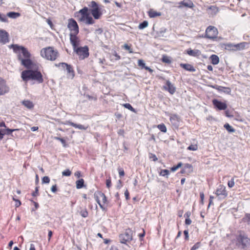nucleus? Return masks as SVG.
Wrapping results in <instances>:
<instances>
[{"label": "nucleus", "instance_id": "obj_1", "mask_svg": "<svg viewBox=\"0 0 250 250\" xmlns=\"http://www.w3.org/2000/svg\"><path fill=\"white\" fill-rule=\"evenodd\" d=\"M9 48H12L14 53L18 54V58L21 61V65L28 69L34 67V63L30 59L31 54L26 48L16 44L10 45Z\"/></svg>", "mask_w": 250, "mask_h": 250}, {"label": "nucleus", "instance_id": "obj_2", "mask_svg": "<svg viewBox=\"0 0 250 250\" xmlns=\"http://www.w3.org/2000/svg\"><path fill=\"white\" fill-rule=\"evenodd\" d=\"M21 77L23 81L28 82L32 80L36 81L39 83L43 82V76L38 69H28L21 72Z\"/></svg>", "mask_w": 250, "mask_h": 250}, {"label": "nucleus", "instance_id": "obj_3", "mask_svg": "<svg viewBox=\"0 0 250 250\" xmlns=\"http://www.w3.org/2000/svg\"><path fill=\"white\" fill-rule=\"evenodd\" d=\"M41 55L48 60L54 61L58 57V52L57 50H54L53 47H48L41 50Z\"/></svg>", "mask_w": 250, "mask_h": 250}, {"label": "nucleus", "instance_id": "obj_4", "mask_svg": "<svg viewBox=\"0 0 250 250\" xmlns=\"http://www.w3.org/2000/svg\"><path fill=\"white\" fill-rule=\"evenodd\" d=\"M236 244L245 248L250 245V239L243 231H239L236 236Z\"/></svg>", "mask_w": 250, "mask_h": 250}, {"label": "nucleus", "instance_id": "obj_5", "mask_svg": "<svg viewBox=\"0 0 250 250\" xmlns=\"http://www.w3.org/2000/svg\"><path fill=\"white\" fill-rule=\"evenodd\" d=\"M88 6L91 7L90 11L94 18L96 20L100 19L103 13L102 8L95 1H92Z\"/></svg>", "mask_w": 250, "mask_h": 250}, {"label": "nucleus", "instance_id": "obj_6", "mask_svg": "<svg viewBox=\"0 0 250 250\" xmlns=\"http://www.w3.org/2000/svg\"><path fill=\"white\" fill-rule=\"evenodd\" d=\"M218 35L217 28L214 26L210 25L206 29L204 38L212 41H215L217 38Z\"/></svg>", "mask_w": 250, "mask_h": 250}, {"label": "nucleus", "instance_id": "obj_7", "mask_svg": "<svg viewBox=\"0 0 250 250\" xmlns=\"http://www.w3.org/2000/svg\"><path fill=\"white\" fill-rule=\"evenodd\" d=\"M133 231L127 229L125 231L119 235V240L120 243L126 244L127 242H129L132 240Z\"/></svg>", "mask_w": 250, "mask_h": 250}, {"label": "nucleus", "instance_id": "obj_8", "mask_svg": "<svg viewBox=\"0 0 250 250\" xmlns=\"http://www.w3.org/2000/svg\"><path fill=\"white\" fill-rule=\"evenodd\" d=\"M74 51L79 56L80 60H84L88 57L89 55V48L86 45L83 47H77L73 49Z\"/></svg>", "mask_w": 250, "mask_h": 250}, {"label": "nucleus", "instance_id": "obj_9", "mask_svg": "<svg viewBox=\"0 0 250 250\" xmlns=\"http://www.w3.org/2000/svg\"><path fill=\"white\" fill-rule=\"evenodd\" d=\"M214 194L219 200L225 199L228 195L226 188L223 185H220L214 192Z\"/></svg>", "mask_w": 250, "mask_h": 250}, {"label": "nucleus", "instance_id": "obj_10", "mask_svg": "<svg viewBox=\"0 0 250 250\" xmlns=\"http://www.w3.org/2000/svg\"><path fill=\"white\" fill-rule=\"evenodd\" d=\"M67 28L70 31V34H78L79 27L77 21L73 18L68 20Z\"/></svg>", "mask_w": 250, "mask_h": 250}, {"label": "nucleus", "instance_id": "obj_11", "mask_svg": "<svg viewBox=\"0 0 250 250\" xmlns=\"http://www.w3.org/2000/svg\"><path fill=\"white\" fill-rule=\"evenodd\" d=\"M246 42H243L237 44H233L230 43L225 44V48L230 51H237L240 49H243L245 47Z\"/></svg>", "mask_w": 250, "mask_h": 250}, {"label": "nucleus", "instance_id": "obj_12", "mask_svg": "<svg viewBox=\"0 0 250 250\" xmlns=\"http://www.w3.org/2000/svg\"><path fill=\"white\" fill-rule=\"evenodd\" d=\"M9 87L7 85L6 81L0 77V95H3L9 92Z\"/></svg>", "mask_w": 250, "mask_h": 250}, {"label": "nucleus", "instance_id": "obj_13", "mask_svg": "<svg viewBox=\"0 0 250 250\" xmlns=\"http://www.w3.org/2000/svg\"><path fill=\"white\" fill-rule=\"evenodd\" d=\"M78 34H70V42L72 44L73 49L78 47L80 42V40L77 37Z\"/></svg>", "mask_w": 250, "mask_h": 250}, {"label": "nucleus", "instance_id": "obj_14", "mask_svg": "<svg viewBox=\"0 0 250 250\" xmlns=\"http://www.w3.org/2000/svg\"><path fill=\"white\" fill-rule=\"evenodd\" d=\"M212 102L214 107L219 110H225L227 108V105L225 103L219 101L217 99H213Z\"/></svg>", "mask_w": 250, "mask_h": 250}, {"label": "nucleus", "instance_id": "obj_15", "mask_svg": "<svg viewBox=\"0 0 250 250\" xmlns=\"http://www.w3.org/2000/svg\"><path fill=\"white\" fill-rule=\"evenodd\" d=\"M8 33L4 30H0V42L5 44L9 42Z\"/></svg>", "mask_w": 250, "mask_h": 250}, {"label": "nucleus", "instance_id": "obj_16", "mask_svg": "<svg viewBox=\"0 0 250 250\" xmlns=\"http://www.w3.org/2000/svg\"><path fill=\"white\" fill-rule=\"evenodd\" d=\"M79 13L81 14V17L79 19L80 21H84L85 19L90 15L88 13V8L87 7H84L81 9Z\"/></svg>", "mask_w": 250, "mask_h": 250}, {"label": "nucleus", "instance_id": "obj_17", "mask_svg": "<svg viewBox=\"0 0 250 250\" xmlns=\"http://www.w3.org/2000/svg\"><path fill=\"white\" fill-rule=\"evenodd\" d=\"M179 5L178 7L181 8L183 7L188 8H193L194 7V4L191 0H183L178 3Z\"/></svg>", "mask_w": 250, "mask_h": 250}, {"label": "nucleus", "instance_id": "obj_18", "mask_svg": "<svg viewBox=\"0 0 250 250\" xmlns=\"http://www.w3.org/2000/svg\"><path fill=\"white\" fill-rule=\"evenodd\" d=\"M164 89L168 91L171 94H173L176 91L175 87L169 81H166V84L164 86Z\"/></svg>", "mask_w": 250, "mask_h": 250}, {"label": "nucleus", "instance_id": "obj_19", "mask_svg": "<svg viewBox=\"0 0 250 250\" xmlns=\"http://www.w3.org/2000/svg\"><path fill=\"white\" fill-rule=\"evenodd\" d=\"M186 53L190 56L198 57L201 54V52L199 50L194 49L192 50L191 48H189L186 50Z\"/></svg>", "mask_w": 250, "mask_h": 250}, {"label": "nucleus", "instance_id": "obj_20", "mask_svg": "<svg viewBox=\"0 0 250 250\" xmlns=\"http://www.w3.org/2000/svg\"><path fill=\"white\" fill-rule=\"evenodd\" d=\"M94 197H95V199L96 201H97V198L98 199H99L100 200V199H101L103 204H104L107 202V199H106V196L105 195V194L104 193H103L102 192H98V193H94Z\"/></svg>", "mask_w": 250, "mask_h": 250}, {"label": "nucleus", "instance_id": "obj_21", "mask_svg": "<svg viewBox=\"0 0 250 250\" xmlns=\"http://www.w3.org/2000/svg\"><path fill=\"white\" fill-rule=\"evenodd\" d=\"M62 65L66 66V70H67V74L73 79L75 76V73L71 65L67 63H62Z\"/></svg>", "mask_w": 250, "mask_h": 250}, {"label": "nucleus", "instance_id": "obj_22", "mask_svg": "<svg viewBox=\"0 0 250 250\" xmlns=\"http://www.w3.org/2000/svg\"><path fill=\"white\" fill-rule=\"evenodd\" d=\"M180 66L184 68V69L190 72L195 71V69L194 68L193 66L188 63H181Z\"/></svg>", "mask_w": 250, "mask_h": 250}, {"label": "nucleus", "instance_id": "obj_23", "mask_svg": "<svg viewBox=\"0 0 250 250\" xmlns=\"http://www.w3.org/2000/svg\"><path fill=\"white\" fill-rule=\"evenodd\" d=\"M209 58L211 63L214 65L217 64L219 62V58L216 55H212Z\"/></svg>", "mask_w": 250, "mask_h": 250}, {"label": "nucleus", "instance_id": "obj_24", "mask_svg": "<svg viewBox=\"0 0 250 250\" xmlns=\"http://www.w3.org/2000/svg\"><path fill=\"white\" fill-rule=\"evenodd\" d=\"M21 103L23 105L30 109L33 108L34 107L33 103L29 100H24Z\"/></svg>", "mask_w": 250, "mask_h": 250}, {"label": "nucleus", "instance_id": "obj_25", "mask_svg": "<svg viewBox=\"0 0 250 250\" xmlns=\"http://www.w3.org/2000/svg\"><path fill=\"white\" fill-rule=\"evenodd\" d=\"M188 169L189 170L188 172H190L192 171V167L191 165L189 164H186L184 166V168L181 170V173H185L186 172V169Z\"/></svg>", "mask_w": 250, "mask_h": 250}, {"label": "nucleus", "instance_id": "obj_26", "mask_svg": "<svg viewBox=\"0 0 250 250\" xmlns=\"http://www.w3.org/2000/svg\"><path fill=\"white\" fill-rule=\"evenodd\" d=\"M76 188L77 189H80L83 188L84 186V181L83 179H80L77 181L76 182Z\"/></svg>", "mask_w": 250, "mask_h": 250}, {"label": "nucleus", "instance_id": "obj_27", "mask_svg": "<svg viewBox=\"0 0 250 250\" xmlns=\"http://www.w3.org/2000/svg\"><path fill=\"white\" fill-rule=\"evenodd\" d=\"M7 16L10 18L16 19L20 16V14L15 12H10L7 13Z\"/></svg>", "mask_w": 250, "mask_h": 250}, {"label": "nucleus", "instance_id": "obj_28", "mask_svg": "<svg viewBox=\"0 0 250 250\" xmlns=\"http://www.w3.org/2000/svg\"><path fill=\"white\" fill-rule=\"evenodd\" d=\"M72 126H73L75 128H78L79 129H81V130H86L88 128V126H85L83 125H80V124H77L75 123H72Z\"/></svg>", "mask_w": 250, "mask_h": 250}, {"label": "nucleus", "instance_id": "obj_29", "mask_svg": "<svg viewBox=\"0 0 250 250\" xmlns=\"http://www.w3.org/2000/svg\"><path fill=\"white\" fill-rule=\"evenodd\" d=\"M242 221L244 223H246L247 224H250V213H246L244 217L242 219Z\"/></svg>", "mask_w": 250, "mask_h": 250}, {"label": "nucleus", "instance_id": "obj_30", "mask_svg": "<svg viewBox=\"0 0 250 250\" xmlns=\"http://www.w3.org/2000/svg\"><path fill=\"white\" fill-rule=\"evenodd\" d=\"M3 133L5 134H6L7 135H12V133L13 132L17 130H19L18 129H10V128H6V129H3Z\"/></svg>", "mask_w": 250, "mask_h": 250}, {"label": "nucleus", "instance_id": "obj_31", "mask_svg": "<svg viewBox=\"0 0 250 250\" xmlns=\"http://www.w3.org/2000/svg\"><path fill=\"white\" fill-rule=\"evenodd\" d=\"M86 24H93L94 23L95 21L93 19V18L89 15L85 20V21H84Z\"/></svg>", "mask_w": 250, "mask_h": 250}, {"label": "nucleus", "instance_id": "obj_32", "mask_svg": "<svg viewBox=\"0 0 250 250\" xmlns=\"http://www.w3.org/2000/svg\"><path fill=\"white\" fill-rule=\"evenodd\" d=\"M224 127L229 132H234L235 131V129L230 126L228 123L225 124Z\"/></svg>", "mask_w": 250, "mask_h": 250}, {"label": "nucleus", "instance_id": "obj_33", "mask_svg": "<svg viewBox=\"0 0 250 250\" xmlns=\"http://www.w3.org/2000/svg\"><path fill=\"white\" fill-rule=\"evenodd\" d=\"M148 26V22L146 21H144L143 22H141L138 28L139 29H143L146 28Z\"/></svg>", "mask_w": 250, "mask_h": 250}, {"label": "nucleus", "instance_id": "obj_34", "mask_svg": "<svg viewBox=\"0 0 250 250\" xmlns=\"http://www.w3.org/2000/svg\"><path fill=\"white\" fill-rule=\"evenodd\" d=\"M148 15L150 18L156 17V11L152 9H150L147 12Z\"/></svg>", "mask_w": 250, "mask_h": 250}, {"label": "nucleus", "instance_id": "obj_35", "mask_svg": "<svg viewBox=\"0 0 250 250\" xmlns=\"http://www.w3.org/2000/svg\"><path fill=\"white\" fill-rule=\"evenodd\" d=\"M162 60L163 62L169 64V63H171V62L170 58L166 55H164L163 56Z\"/></svg>", "mask_w": 250, "mask_h": 250}, {"label": "nucleus", "instance_id": "obj_36", "mask_svg": "<svg viewBox=\"0 0 250 250\" xmlns=\"http://www.w3.org/2000/svg\"><path fill=\"white\" fill-rule=\"evenodd\" d=\"M54 139L56 140L60 141L61 142V143L62 144L63 147H66L67 145L66 143V141L64 139H63L62 138L59 137H55Z\"/></svg>", "mask_w": 250, "mask_h": 250}, {"label": "nucleus", "instance_id": "obj_37", "mask_svg": "<svg viewBox=\"0 0 250 250\" xmlns=\"http://www.w3.org/2000/svg\"><path fill=\"white\" fill-rule=\"evenodd\" d=\"M123 105L126 108L129 109L132 112H135V109L129 103H126L123 104Z\"/></svg>", "mask_w": 250, "mask_h": 250}, {"label": "nucleus", "instance_id": "obj_38", "mask_svg": "<svg viewBox=\"0 0 250 250\" xmlns=\"http://www.w3.org/2000/svg\"><path fill=\"white\" fill-rule=\"evenodd\" d=\"M157 128L163 132H166L167 131V127L164 124L158 125Z\"/></svg>", "mask_w": 250, "mask_h": 250}, {"label": "nucleus", "instance_id": "obj_39", "mask_svg": "<svg viewBox=\"0 0 250 250\" xmlns=\"http://www.w3.org/2000/svg\"><path fill=\"white\" fill-rule=\"evenodd\" d=\"M198 145H191L187 149L189 150L196 151L198 149Z\"/></svg>", "mask_w": 250, "mask_h": 250}, {"label": "nucleus", "instance_id": "obj_40", "mask_svg": "<svg viewBox=\"0 0 250 250\" xmlns=\"http://www.w3.org/2000/svg\"><path fill=\"white\" fill-rule=\"evenodd\" d=\"M201 246V243L200 242L196 243L190 249V250H197Z\"/></svg>", "mask_w": 250, "mask_h": 250}, {"label": "nucleus", "instance_id": "obj_41", "mask_svg": "<svg viewBox=\"0 0 250 250\" xmlns=\"http://www.w3.org/2000/svg\"><path fill=\"white\" fill-rule=\"evenodd\" d=\"M80 214L83 217H84V218L87 217L88 215V211L86 210V209L82 210L80 212Z\"/></svg>", "mask_w": 250, "mask_h": 250}, {"label": "nucleus", "instance_id": "obj_42", "mask_svg": "<svg viewBox=\"0 0 250 250\" xmlns=\"http://www.w3.org/2000/svg\"><path fill=\"white\" fill-rule=\"evenodd\" d=\"M182 166V163L181 162H179L176 166H174L171 167L170 170L172 171H175L177 170L179 168L181 167Z\"/></svg>", "mask_w": 250, "mask_h": 250}, {"label": "nucleus", "instance_id": "obj_43", "mask_svg": "<svg viewBox=\"0 0 250 250\" xmlns=\"http://www.w3.org/2000/svg\"><path fill=\"white\" fill-rule=\"evenodd\" d=\"M0 21L4 22H8V19L6 16L0 13Z\"/></svg>", "mask_w": 250, "mask_h": 250}, {"label": "nucleus", "instance_id": "obj_44", "mask_svg": "<svg viewBox=\"0 0 250 250\" xmlns=\"http://www.w3.org/2000/svg\"><path fill=\"white\" fill-rule=\"evenodd\" d=\"M71 174V172L69 169H66L62 172V176H69Z\"/></svg>", "mask_w": 250, "mask_h": 250}, {"label": "nucleus", "instance_id": "obj_45", "mask_svg": "<svg viewBox=\"0 0 250 250\" xmlns=\"http://www.w3.org/2000/svg\"><path fill=\"white\" fill-rule=\"evenodd\" d=\"M235 185L234 179L232 178L231 180L228 182V186L229 188H231L234 187Z\"/></svg>", "mask_w": 250, "mask_h": 250}, {"label": "nucleus", "instance_id": "obj_46", "mask_svg": "<svg viewBox=\"0 0 250 250\" xmlns=\"http://www.w3.org/2000/svg\"><path fill=\"white\" fill-rule=\"evenodd\" d=\"M213 88L216 89L219 92H223L225 87L219 86L218 85H215L212 86Z\"/></svg>", "mask_w": 250, "mask_h": 250}, {"label": "nucleus", "instance_id": "obj_47", "mask_svg": "<svg viewBox=\"0 0 250 250\" xmlns=\"http://www.w3.org/2000/svg\"><path fill=\"white\" fill-rule=\"evenodd\" d=\"M138 65L142 68H145L146 66L144 61L143 60H139L138 62Z\"/></svg>", "mask_w": 250, "mask_h": 250}, {"label": "nucleus", "instance_id": "obj_48", "mask_svg": "<svg viewBox=\"0 0 250 250\" xmlns=\"http://www.w3.org/2000/svg\"><path fill=\"white\" fill-rule=\"evenodd\" d=\"M148 158L150 160H151L153 161H156V156L152 153L149 152Z\"/></svg>", "mask_w": 250, "mask_h": 250}, {"label": "nucleus", "instance_id": "obj_49", "mask_svg": "<svg viewBox=\"0 0 250 250\" xmlns=\"http://www.w3.org/2000/svg\"><path fill=\"white\" fill-rule=\"evenodd\" d=\"M124 48L125 49L128 51L129 53H133L132 49L131 48L130 46L128 45L127 44H125L124 45Z\"/></svg>", "mask_w": 250, "mask_h": 250}, {"label": "nucleus", "instance_id": "obj_50", "mask_svg": "<svg viewBox=\"0 0 250 250\" xmlns=\"http://www.w3.org/2000/svg\"><path fill=\"white\" fill-rule=\"evenodd\" d=\"M50 182V179L48 176H44L42 178V184H48Z\"/></svg>", "mask_w": 250, "mask_h": 250}, {"label": "nucleus", "instance_id": "obj_51", "mask_svg": "<svg viewBox=\"0 0 250 250\" xmlns=\"http://www.w3.org/2000/svg\"><path fill=\"white\" fill-rule=\"evenodd\" d=\"M169 174V171L167 169H163L160 172V175L165 176Z\"/></svg>", "mask_w": 250, "mask_h": 250}, {"label": "nucleus", "instance_id": "obj_52", "mask_svg": "<svg viewBox=\"0 0 250 250\" xmlns=\"http://www.w3.org/2000/svg\"><path fill=\"white\" fill-rule=\"evenodd\" d=\"M13 200L16 202L15 206L16 208H18L21 206V202L19 200L16 199L14 197H13Z\"/></svg>", "mask_w": 250, "mask_h": 250}, {"label": "nucleus", "instance_id": "obj_53", "mask_svg": "<svg viewBox=\"0 0 250 250\" xmlns=\"http://www.w3.org/2000/svg\"><path fill=\"white\" fill-rule=\"evenodd\" d=\"M118 170L120 177H123L125 175V172L123 168L119 167Z\"/></svg>", "mask_w": 250, "mask_h": 250}, {"label": "nucleus", "instance_id": "obj_54", "mask_svg": "<svg viewBox=\"0 0 250 250\" xmlns=\"http://www.w3.org/2000/svg\"><path fill=\"white\" fill-rule=\"evenodd\" d=\"M184 234L185 235V240L186 241H188L189 240V235H188V229L185 230L184 231Z\"/></svg>", "mask_w": 250, "mask_h": 250}, {"label": "nucleus", "instance_id": "obj_55", "mask_svg": "<svg viewBox=\"0 0 250 250\" xmlns=\"http://www.w3.org/2000/svg\"><path fill=\"white\" fill-rule=\"evenodd\" d=\"M97 202L99 204L100 207L103 210H105V208L104 207V205L102 204H101L100 200H99V199H98L97 198Z\"/></svg>", "mask_w": 250, "mask_h": 250}, {"label": "nucleus", "instance_id": "obj_56", "mask_svg": "<svg viewBox=\"0 0 250 250\" xmlns=\"http://www.w3.org/2000/svg\"><path fill=\"white\" fill-rule=\"evenodd\" d=\"M223 92L229 94L231 92V89L229 87H225Z\"/></svg>", "mask_w": 250, "mask_h": 250}, {"label": "nucleus", "instance_id": "obj_57", "mask_svg": "<svg viewBox=\"0 0 250 250\" xmlns=\"http://www.w3.org/2000/svg\"><path fill=\"white\" fill-rule=\"evenodd\" d=\"M38 192H39V187H36L35 188V190L32 193V195L33 196H36L38 195V194H39Z\"/></svg>", "mask_w": 250, "mask_h": 250}, {"label": "nucleus", "instance_id": "obj_58", "mask_svg": "<svg viewBox=\"0 0 250 250\" xmlns=\"http://www.w3.org/2000/svg\"><path fill=\"white\" fill-rule=\"evenodd\" d=\"M200 199H201V204H204V194L203 193V192H201L200 193Z\"/></svg>", "mask_w": 250, "mask_h": 250}, {"label": "nucleus", "instance_id": "obj_59", "mask_svg": "<svg viewBox=\"0 0 250 250\" xmlns=\"http://www.w3.org/2000/svg\"><path fill=\"white\" fill-rule=\"evenodd\" d=\"M106 185L108 188H109L111 186V181L110 178L106 180Z\"/></svg>", "mask_w": 250, "mask_h": 250}, {"label": "nucleus", "instance_id": "obj_60", "mask_svg": "<svg viewBox=\"0 0 250 250\" xmlns=\"http://www.w3.org/2000/svg\"><path fill=\"white\" fill-rule=\"evenodd\" d=\"M192 223V221L190 218H186L185 223L186 225H190Z\"/></svg>", "mask_w": 250, "mask_h": 250}, {"label": "nucleus", "instance_id": "obj_61", "mask_svg": "<svg viewBox=\"0 0 250 250\" xmlns=\"http://www.w3.org/2000/svg\"><path fill=\"white\" fill-rule=\"evenodd\" d=\"M191 213L190 211H187L185 214H184V217L186 218H190V216H191Z\"/></svg>", "mask_w": 250, "mask_h": 250}, {"label": "nucleus", "instance_id": "obj_62", "mask_svg": "<svg viewBox=\"0 0 250 250\" xmlns=\"http://www.w3.org/2000/svg\"><path fill=\"white\" fill-rule=\"evenodd\" d=\"M145 235V231L144 229H143V232L140 233L138 235V236L140 237V239L141 241L142 240V238L144 237Z\"/></svg>", "mask_w": 250, "mask_h": 250}, {"label": "nucleus", "instance_id": "obj_63", "mask_svg": "<svg viewBox=\"0 0 250 250\" xmlns=\"http://www.w3.org/2000/svg\"><path fill=\"white\" fill-rule=\"evenodd\" d=\"M51 190L52 192H55L57 191V185H53L51 188Z\"/></svg>", "mask_w": 250, "mask_h": 250}, {"label": "nucleus", "instance_id": "obj_64", "mask_svg": "<svg viewBox=\"0 0 250 250\" xmlns=\"http://www.w3.org/2000/svg\"><path fill=\"white\" fill-rule=\"evenodd\" d=\"M125 197L126 200H128L129 199V193L127 189H126L125 192Z\"/></svg>", "mask_w": 250, "mask_h": 250}]
</instances>
